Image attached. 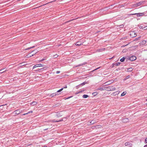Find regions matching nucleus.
<instances>
[{"label":"nucleus","instance_id":"nucleus-1","mask_svg":"<svg viewBox=\"0 0 147 147\" xmlns=\"http://www.w3.org/2000/svg\"><path fill=\"white\" fill-rule=\"evenodd\" d=\"M144 1H142L138 3H135L132 5L131 6L133 8H135L138 7L140 5L143 4L144 3Z\"/></svg>","mask_w":147,"mask_h":147},{"label":"nucleus","instance_id":"nucleus-2","mask_svg":"<svg viewBox=\"0 0 147 147\" xmlns=\"http://www.w3.org/2000/svg\"><path fill=\"white\" fill-rule=\"evenodd\" d=\"M105 90H106L109 91L114 90L115 89V88L113 86H110L105 87Z\"/></svg>","mask_w":147,"mask_h":147},{"label":"nucleus","instance_id":"nucleus-3","mask_svg":"<svg viewBox=\"0 0 147 147\" xmlns=\"http://www.w3.org/2000/svg\"><path fill=\"white\" fill-rule=\"evenodd\" d=\"M129 33L130 36L131 37H134L137 36V34L135 31L131 32Z\"/></svg>","mask_w":147,"mask_h":147},{"label":"nucleus","instance_id":"nucleus-4","mask_svg":"<svg viewBox=\"0 0 147 147\" xmlns=\"http://www.w3.org/2000/svg\"><path fill=\"white\" fill-rule=\"evenodd\" d=\"M136 57L134 56H132L131 57H129V59L130 61H133L136 60Z\"/></svg>","mask_w":147,"mask_h":147},{"label":"nucleus","instance_id":"nucleus-5","mask_svg":"<svg viewBox=\"0 0 147 147\" xmlns=\"http://www.w3.org/2000/svg\"><path fill=\"white\" fill-rule=\"evenodd\" d=\"M125 144L126 146H128L129 147H131L132 145V143L130 142H126Z\"/></svg>","mask_w":147,"mask_h":147},{"label":"nucleus","instance_id":"nucleus-6","mask_svg":"<svg viewBox=\"0 0 147 147\" xmlns=\"http://www.w3.org/2000/svg\"><path fill=\"white\" fill-rule=\"evenodd\" d=\"M21 113L20 111L19 110H17L15 111L13 113V114H18Z\"/></svg>","mask_w":147,"mask_h":147},{"label":"nucleus","instance_id":"nucleus-7","mask_svg":"<svg viewBox=\"0 0 147 147\" xmlns=\"http://www.w3.org/2000/svg\"><path fill=\"white\" fill-rule=\"evenodd\" d=\"M146 41L145 40H143L140 43V45H145L146 43Z\"/></svg>","mask_w":147,"mask_h":147},{"label":"nucleus","instance_id":"nucleus-8","mask_svg":"<svg viewBox=\"0 0 147 147\" xmlns=\"http://www.w3.org/2000/svg\"><path fill=\"white\" fill-rule=\"evenodd\" d=\"M122 121L123 122V123H126L129 121V119L128 118H126L123 119L122 120Z\"/></svg>","mask_w":147,"mask_h":147},{"label":"nucleus","instance_id":"nucleus-9","mask_svg":"<svg viewBox=\"0 0 147 147\" xmlns=\"http://www.w3.org/2000/svg\"><path fill=\"white\" fill-rule=\"evenodd\" d=\"M105 48H103L100 49H98L97 50V51L98 52H102L103 51H104L105 50Z\"/></svg>","mask_w":147,"mask_h":147},{"label":"nucleus","instance_id":"nucleus-10","mask_svg":"<svg viewBox=\"0 0 147 147\" xmlns=\"http://www.w3.org/2000/svg\"><path fill=\"white\" fill-rule=\"evenodd\" d=\"M81 45H82V43L81 42H79V41L77 42L76 44V45L78 46H79Z\"/></svg>","mask_w":147,"mask_h":147},{"label":"nucleus","instance_id":"nucleus-11","mask_svg":"<svg viewBox=\"0 0 147 147\" xmlns=\"http://www.w3.org/2000/svg\"><path fill=\"white\" fill-rule=\"evenodd\" d=\"M57 94V93H53V94H51L50 95V96L52 98V97H53L54 96L56 95Z\"/></svg>","mask_w":147,"mask_h":147},{"label":"nucleus","instance_id":"nucleus-12","mask_svg":"<svg viewBox=\"0 0 147 147\" xmlns=\"http://www.w3.org/2000/svg\"><path fill=\"white\" fill-rule=\"evenodd\" d=\"M31 104L32 105L34 106L36 105L37 104V102H36L34 101L32 102Z\"/></svg>","mask_w":147,"mask_h":147},{"label":"nucleus","instance_id":"nucleus-13","mask_svg":"<svg viewBox=\"0 0 147 147\" xmlns=\"http://www.w3.org/2000/svg\"><path fill=\"white\" fill-rule=\"evenodd\" d=\"M136 15L137 16V17H140L139 13H133V14H130V15Z\"/></svg>","mask_w":147,"mask_h":147},{"label":"nucleus","instance_id":"nucleus-14","mask_svg":"<svg viewBox=\"0 0 147 147\" xmlns=\"http://www.w3.org/2000/svg\"><path fill=\"white\" fill-rule=\"evenodd\" d=\"M126 93V92L125 91L123 92L121 94V96H124Z\"/></svg>","mask_w":147,"mask_h":147},{"label":"nucleus","instance_id":"nucleus-15","mask_svg":"<svg viewBox=\"0 0 147 147\" xmlns=\"http://www.w3.org/2000/svg\"><path fill=\"white\" fill-rule=\"evenodd\" d=\"M119 91H117L116 92H115L113 94L114 95H116L117 94H119Z\"/></svg>","mask_w":147,"mask_h":147},{"label":"nucleus","instance_id":"nucleus-16","mask_svg":"<svg viewBox=\"0 0 147 147\" xmlns=\"http://www.w3.org/2000/svg\"><path fill=\"white\" fill-rule=\"evenodd\" d=\"M88 97V95H87L84 94L82 96V97L84 98H86Z\"/></svg>","mask_w":147,"mask_h":147},{"label":"nucleus","instance_id":"nucleus-17","mask_svg":"<svg viewBox=\"0 0 147 147\" xmlns=\"http://www.w3.org/2000/svg\"><path fill=\"white\" fill-rule=\"evenodd\" d=\"M63 120H59V121H56L55 120H52V122H59V121H62Z\"/></svg>","mask_w":147,"mask_h":147},{"label":"nucleus","instance_id":"nucleus-18","mask_svg":"<svg viewBox=\"0 0 147 147\" xmlns=\"http://www.w3.org/2000/svg\"><path fill=\"white\" fill-rule=\"evenodd\" d=\"M125 58L124 57H123L120 60V61L121 62H123L125 60Z\"/></svg>","mask_w":147,"mask_h":147},{"label":"nucleus","instance_id":"nucleus-19","mask_svg":"<svg viewBox=\"0 0 147 147\" xmlns=\"http://www.w3.org/2000/svg\"><path fill=\"white\" fill-rule=\"evenodd\" d=\"M145 14L144 12H143L141 13H139L140 16H142L144 15Z\"/></svg>","mask_w":147,"mask_h":147},{"label":"nucleus","instance_id":"nucleus-20","mask_svg":"<svg viewBox=\"0 0 147 147\" xmlns=\"http://www.w3.org/2000/svg\"><path fill=\"white\" fill-rule=\"evenodd\" d=\"M39 64H37V65H35L34 66H33V69H34V68H35L36 67H39Z\"/></svg>","mask_w":147,"mask_h":147},{"label":"nucleus","instance_id":"nucleus-21","mask_svg":"<svg viewBox=\"0 0 147 147\" xmlns=\"http://www.w3.org/2000/svg\"><path fill=\"white\" fill-rule=\"evenodd\" d=\"M133 70L132 68L131 67L128 69V71H131Z\"/></svg>","mask_w":147,"mask_h":147},{"label":"nucleus","instance_id":"nucleus-22","mask_svg":"<svg viewBox=\"0 0 147 147\" xmlns=\"http://www.w3.org/2000/svg\"><path fill=\"white\" fill-rule=\"evenodd\" d=\"M140 37H140H140H138V38H136V39H135V40H134V41H137V40H139V39H140Z\"/></svg>","mask_w":147,"mask_h":147},{"label":"nucleus","instance_id":"nucleus-23","mask_svg":"<svg viewBox=\"0 0 147 147\" xmlns=\"http://www.w3.org/2000/svg\"><path fill=\"white\" fill-rule=\"evenodd\" d=\"M34 46H33V47H29V48H27L26 49H25V50H28V49H29L32 48H34Z\"/></svg>","mask_w":147,"mask_h":147},{"label":"nucleus","instance_id":"nucleus-24","mask_svg":"<svg viewBox=\"0 0 147 147\" xmlns=\"http://www.w3.org/2000/svg\"><path fill=\"white\" fill-rule=\"evenodd\" d=\"M63 88H62L61 89H60L59 90H58L57 91V92H60L61 91H62L63 90Z\"/></svg>","mask_w":147,"mask_h":147},{"label":"nucleus","instance_id":"nucleus-25","mask_svg":"<svg viewBox=\"0 0 147 147\" xmlns=\"http://www.w3.org/2000/svg\"><path fill=\"white\" fill-rule=\"evenodd\" d=\"M32 111H30V112H29L28 113H24V114H23V115H26V114H27L28 113H32Z\"/></svg>","mask_w":147,"mask_h":147},{"label":"nucleus","instance_id":"nucleus-26","mask_svg":"<svg viewBox=\"0 0 147 147\" xmlns=\"http://www.w3.org/2000/svg\"><path fill=\"white\" fill-rule=\"evenodd\" d=\"M95 121H94V120L90 122V123L93 124L94 123Z\"/></svg>","mask_w":147,"mask_h":147},{"label":"nucleus","instance_id":"nucleus-27","mask_svg":"<svg viewBox=\"0 0 147 147\" xmlns=\"http://www.w3.org/2000/svg\"><path fill=\"white\" fill-rule=\"evenodd\" d=\"M98 90H104V89H103L102 88H98Z\"/></svg>","mask_w":147,"mask_h":147},{"label":"nucleus","instance_id":"nucleus-28","mask_svg":"<svg viewBox=\"0 0 147 147\" xmlns=\"http://www.w3.org/2000/svg\"><path fill=\"white\" fill-rule=\"evenodd\" d=\"M83 91V90H82L81 91H80L78 92H76V94H78V93H81V92H82Z\"/></svg>","mask_w":147,"mask_h":147},{"label":"nucleus","instance_id":"nucleus-29","mask_svg":"<svg viewBox=\"0 0 147 147\" xmlns=\"http://www.w3.org/2000/svg\"><path fill=\"white\" fill-rule=\"evenodd\" d=\"M75 20V19H72V20H69V21H67V22H65V23H67V22H71V21H73V20Z\"/></svg>","mask_w":147,"mask_h":147},{"label":"nucleus","instance_id":"nucleus-30","mask_svg":"<svg viewBox=\"0 0 147 147\" xmlns=\"http://www.w3.org/2000/svg\"><path fill=\"white\" fill-rule=\"evenodd\" d=\"M31 57V56H29V55L28 54V55H27L26 56H25V57L26 58H29V57Z\"/></svg>","mask_w":147,"mask_h":147},{"label":"nucleus","instance_id":"nucleus-31","mask_svg":"<svg viewBox=\"0 0 147 147\" xmlns=\"http://www.w3.org/2000/svg\"><path fill=\"white\" fill-rule=\"evenodd\" d=\"M39 67H43L44 65L42 64H39Z\"/></svg>","mask_w":147,"mask_h":147},{"label":"nucleus","instance_id":"nucleus-32","mask_svg":"<svg viewBox=\"0 0 147 147\" xmlns=\"http://www.w3.org/2000/svg\"><path fill=\"white\" fill-rule=\"evenodd\" d=\"M127 37H125L124 38H123L121 39V40H123L124 39H127Z\"/></svg>","mask_w":147,"mask_h":147},{"label":"nucleus","instance_id":"nucleus-33","mask_svg":"<svg viewBox=\"0 0 147 147\" xmlns=\"http://www.w3.org/2000/svg\"><path fill=\"white\" fill-rule=\"evenodd\" d=\"M129 77H130V76L129 75H128L126 77V78L125 79V80H126V79L129 78Z\"/></svg>","mask_w":147,"mask_h":147},{"label":"nucleus","instance_id":"nucleus-34","mask_svg":"<svg viewBox=\"0 0 147 147\" xmlns=\"http://www.w3.org/2000/svg\"><path fill=\"white\" fill-rule=\"evenodd\" d=\"M83 64H80V65H77L76 66L77 67H79L80 66H82V65H83Z\"/></svg>","mask_w":147,"mask_h":147},{"label":"nucleus","instance_id":"nucleus-35","mask_svg":"<svg viewBox=\"0 0 147 147\" xmlns=\"http://www.w3.org/2000/svg\"><path fill=\"white\" fill-rule=\"evenodd\" d=\"M120 63H116V64H115V65H119Z\"/></svg>","mask_w":147,"mask_h":147},{"label":"nucleus","instance_id":"nucleus-36","mask_svg":"<svg viewBox=\"0 0 147 147\" xmlns=\"http://www.w3.org/2000/svg\"><path fill=\"white\" fill-rule=\"evenodd\" d=\"M139 28L140 29L143 28V26H139Z\"/></svg>","mask_w":147,"mask_h":147},{"label":"nucleus","instance_id":"nucleus-37","mask_svg":"<svg viewBox=\"0 0 147 147\" xmlns=\"http://www.w3.org/2000/svg\"><path fill=\"white\" fill-rule=\"evenodd\" d=\"M144 29V30L147 29V26H146L143 28Z\"/></svg>","mask_w":147,"mask_h":147},{"label":"nucleus","instance_id":"nucleus-38","mask_svg":"<svg viewBox=\"0 0 147 147\" xmlns=\"http://www.w3.org/2000/svg\"><path fill=\"white\" fill-rule=\"evenodd\" d=\"M60 72V71H56V73L57 74H58Z\"/></svg>","mask_w":147,"mask_h":147},{"label":"nucleus","instance_id":"nucleus-39","mask_svg":"<svg viewBox=\"0 0 147 147\" xmlns=\"http://www.w3.org/2000/svg\"><path fill=\"white\" fill-rule=\"evenodd\" d=\"M45 59H42L41 60H40V61H44Z\"/></svg>","mask_w":147,"mask_h":147},{"label":"nucleus","instance_id":"nucleus-40","mask_svg":"<svg viewBox=\"0 0 147 147\" xmlns=\"http://www.w3.org/2000/svg\"><path fill=\"white\" fill-rule=\"evenodd\" d=\"M145 141L147 143V138L145 139Z\"/></svg>","mask_w":147,"mask_h":147},{"label":"nucleus","instance_id":"nucleus-41","mask_svg":"<svg viewBox=\"0 0 147 147\" xmlns=\"http://www.w3.org/2000/svg\"><path fill=\"white\" fill-rule=\"evenodd\" d=\"M35 50H34V51H32V52L30 53H33V52H35Z\"/></svg>","mask_w":147,"mask_h":147},{"label":"nucleus","instance_id":"nucleus-42","mask_svg":"<svg viewBox=\"0 0 147 147\" xmlns=\"http://www.w3.org/2000/svg\"><path fill=\"white\" fill-rule=\"evenodd\" d=\"M37 53V52H36L35 53H34L33 54H34H34H36Z\"/></svg>","mask_w":147,"mask_h":147},{"label":"nucleus","instance_id":"nucleus-43","mask_svg":"<svg viewBox=\"0 0 147 147\" xmlns=\"http://www.w3.org/2000/svg\"><path fill=\"white\" fill-rule=\"evenodd\" d=\"M4 68H3V69H1L0 70V71H2V70H4Z\"/></svg>","mask_w":147,"mask_h":147},{"label":"nucleus","instance_id":"nucleus-44","mask_svg":"<svg viewBox=\"0 0 147 147\" xmlns=\"http://www.w3.org/2000/svg\"><path fill=\"white\" fill-rule=\"evenodd\" d=\"M34 55V54H32V55H29V56H31V57L32 56H33V55Z\"/></svg>","mask_w":147,"mask_h":147},{"label":"nucleus","instance_id":"nucleus-45","mask_svg":"<svg viewBox=\"0 0 147 147\" xmlns=\"http://www.w3.org/2000/svg\"><path fill=\"white\" fill-rule=\"evenodd\" d=\"M58 55H56L55 56V57H58Z\"/></svg>","mask_w":147,"mask_h":147},{"label":"nucleus","instance_id":"nucleus-46","mask_svg":"<svg viewBox=\"0 0 147 147\" xmlns=\"http://www.w3.org/2000/svg\"><path fill=\"white\" fill-rule=\"evenodd\" d=\"M5 71H2V72H1V71H0V73H3V72H4Z\"/></svg>","mask_w":147,"mask_h":147},{"label":"nucleus","instance_id":"nucleus-47","mask_svg":"<svg viewBox=\"0 0 147 147\" xmlns=\"http://www.w3.org/2000/svg\"><path fill=\"white\" fill-rule=\"evenodd\" d=\"M144 147H147V144L146 145H145L144 146Z\"/></svg>","mask_w":147,"mask_h":147},{"label":"nucleus","instance_id":"nucleus-48","mask_svg":"<svg viewBox=\"0 0 147 147\" xmlns=\"http://www.w3.org/2000/svg\"><path fill=\"white\" fill-rule=\"evenodd\" d=\"M129 44V43L128 44H127V45H126L125 46H124L123 47H124V46H126L128 45Z\"/></svg>","mask_w":147,"mask_h":147},{"label":"nucleus","instance_id":"nucleus-49","mask_svg":"<svg viewBox=\"0 0 147 147\" xmlns=\"http://www.w3.org/2000/svg\"><path fill=\"white\" fill-rule=\"evenodd\" d=\"M120 26H121V27H122L123 26V25H121Z\"/></svg>","mask_w":147,"mask_h":147},{"label":"nucleus","instance_id":"nucleus-50","mask_svg":"<svg viewBox=\"0 0 147 147\" xmlns=\"http://www.w3.org/2000/svg\"><path fill=\"white\" fill-rule=\"evenodd\" d=\"M67 88V86H66L64 87V88Z\"/></svg>","mask_w":147,"mask_h":147},{"label":"nucleus","instance_id":"nucleus-51","mask_svg":"<svg viewBox=\"0 0 147 147\" xmlns=\"http://www.w3.org/2000/svg\"><path fill=\"white\" fill-rule=\"evenodd\" d=\"M96 93V92H94L93 93V94H95Z\"/></svg>","mask_w":147,"mask_h":147},{"label":"nucleus","instance_id":"nucleus-52","mask_svg":"<svg viewBox=\"0 0 147 147\" xmlns=\"http://www.w3.org/2000/svg\"><path fill=\"white\" fill-rule=\"evenodd\" d=\"M125 51H124V50H123V52H125Z\"/></svg>","mask_w":147,"mask_h":147},{"label":"nucleus","instance_id":"nucleus-53","mask_svg":"<svg viewBox=\"0 0 147 147\" xmlns=\"http://www.w3.org/2000/svg\"><path fill=\"white\" fill-rule=\"evenodd\" d=\"M84 83H83L82 84V85H84Z\"/></svg>","mask_w":147,"mask_h":147},{"label":"nucleus","instance_id":"nucleus-54","mask_svg":"<svg viewBox=\"0 0 147 147\" xmlns=\"http://www.w3.org/2000/svg\"><path fill=\"white\" fill-rule=\"evenodd\" d=\"M44 68H42V69H43Z\"/></svg>","mask_w":147,"mask_h":147},{"label":"nucleus","instance_id":"nucleus-55","mask_svg":"<svg viewBox=\"0 0 147 147\" xmlns=\"http://www.w3.org/2000/svg\"><path fill=\"white\" fill-rule=\"evenodd\" d=\"M42 147H47V146H42Z\"/></svg>","mask_w":147,"mask_h":147},{"label":"nucleus","instance_id":"nucleus-56","mask_svg":"<svg viewBox=\"0 0 147 147\" xmlns=\"http://www.w3.org/2000/svg\"><path fill=\"white\" fill-rule=\"evenodd\" d=\"M97 68V69H95V70H96V69H98V68Z\"/></svg>","mask_w":147,"mask_h":147},{"label":"nucleus","instance_id":"nucleus-57","mask_svg":"<svg viewBox=\"0 0 147 147\" xmlns=\"http://www.w3.org/2000/svg\"><path fill=\"white\" fill-rule=\"evenodd\" d=\"M113 58V57H112V58H110V59H111Z\"/></svg>","mask_w":147,"mask_h":147},{"label":"nucleus","instance_id":"nucleus-58","mask_svg":"<svg viewBox=\"0 0 147 147\" xmlns=\"http://www.w3.org/2000/svg\"><path fill=\"white\" fill-rule=\"evenodd\" d=\"M70 97H69L68 98H67V99L69 98H70Z\"/></svg>","mask_w":147,"mask_h":147},{"label":"nucleus","instance_id":"nucleus-59","mask_svg":"<svg viewBox=\"0 0 147 147\" xmlns=\"http://www.w3.org/2000/svg\"><path fill=\"white\" fill-rule=\"evenodd\" d=\"M146 101H147V99H146Z\"/></svg>","mask_w":147,"mask_h":147},{"label":"nucleus","instance_id":"nucleus-60","mask_svg":"<svg viewBox=\"0 0 147 147\" xmlns=\"http://www.w3.org/2000/svg\"><path fill=\"white\" fill-rule=\"evenodd\" d=\"M146 105H147V103L146 104Z\"/></svg>","mask_w":147,"mask_h":147}]
</instances>
